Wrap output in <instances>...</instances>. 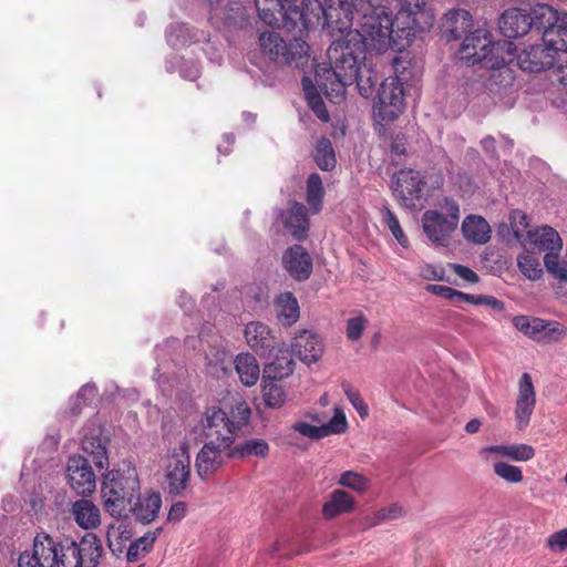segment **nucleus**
I'll use <instances>...</instances> for the list:
<instances>
[{
  "instance_id": "nucleus-1",
  "label": "nucleus",
  "mask_w": 567,
  "mask_h": 567,
  "mask_svg": "<svg viewBox=\"0 0 567 567\" xmlns=\"http://www.w3.org/2000/svg\"><path fill=\"white\" fill-rule=\"evenodd\" d=\"M344 31L359 17L362 43L379 53L402 51L416 32L430 29L434 14L425 0H340Z\"/></svg>"
},
{
  "instance_id": "nucleus-2",
  "label": "nucleus",
  "mask_w": 567,
  "mask_h": 567,
  "mask_svg": "<svg viewBox=\"0 0 567 567\" xmlns=\"http://www.w3.org/2000/svg\"><path fill=\"white\" fill-rule=\"evenodd\" d=\"M334 39L328 48L330 69L319 68L316 81L326 96L340 103L346 95V86L354 83L358 69L364 64L365 49L358 30L349 28L336 30Z\"/></svg>"
},
{
  "instance_id": "nucleus-3",
  "label": "nucleus",
  "mask_w": 567,
  "mask_h": 567,
  "mask_svg": "<svg viewBox=\"0 0 567 567\" xmlns=\"http://www.w3.org/2000/svg\"><path fill=\"white\" fill-rule=\"evenodd\" d=\"M44 546L41 551L50 567H97L103 547L93 533L85 534L79 543L70 538L54 537L41 532Z\"/></svg>"
},
{
  "instance_id": "nucleus-4",
  "label": "nucleus",
  "mask_w": 567,
  "mask_h": 567,
  "mask_svg": "<svg viewBox=\"0 0 567 567\" xmlns=\"http://www.w3.org/2000/svg\"><path fill=\"white\" fill-rule=\"evenodd\" d=\"M138 491L140 481L135 466L123 462L103 478L101 493L105 511L114 517L125 515Z\"/></svg>"
},
{
  "instance_id": "nucleus-5",
  "label": "nucleus",
  "mask_w": 567,
  "mask_h": 567,
  "mask_svg": "<svg viewBox=\"0 0 567 567\" xmlns=\"http://www.w3.org/2000/svg\"><path fill=\"white\" fill-rule=\"evenodd\" d=\"M236 412L237 415L235 411H231V416H229L220 408H208L203 419L206 439L224 443V439L227 437L233 445L236 432L247 423L250 416V410L244 403L237 405Z\"/></svg>"
},
{
  "instance_id": "nucleus-6",
  "label": "nucleus",
  "mask_w": 567,
  "mask_h": 567,
  "mask_svg": "<svg viewBox=\"0 0 567 567\" xmlns=\"http://www.w3.org/2000/svg\"><path fill=\"white\" fill-rule=\"evenodd\" d=\"M442 209L426 210L422 215V228L430 241L437 246H446L450 237L457 228L460 221V206L452 198H444Z\"/></svg>"
},
{
  "instance_id": "nucleus-7",
  "label": "nucleus",
  "mask_w": 567,
  "mask_h": 567,
  "mask_svg": "<svg viewBox=\"0 0 567 567\" xmlns=\"http://www.w3.org/2000/svg\"><path fill=\"white\" fill-rule=\"evenodd\" d=\"M560 51H567V43L553 38L549 31L542 43L525 47L517 56V63L524 71L540 72L554 65L555 58Z\"/></svg>"
},
{
  "instance_id": "nucleus-8",
  "label": "nucleus",
  "mask_w": 567,
  "mask_h": 567,
  "mask_svg": "<svg viewBox=\"0 0 567 567\" xmlns=\"http://www.w3.org/2000/svg\"><path fill=\"white\" fill-rule=\"evenodd\" d=\"M261 52L278 65H290L296 59L302 58L308 52V44L300 38L286 41L274 31L262 32L259 35Z\"/></svg>"
},
{
  "instance_id": "nucleus-9",
  "label": "nucleus",
  "mask_w": 567,
  "mask_h": 567,
  "mask_svg": "<svg viewBox=\"0 0 567 567\" xmlns=\"http://www.w3.org/2000/svg\"><path fill=\"white\" fill-rule=\"evenodd\" d=\"M165 478L169 494L181 495L186 489L190 478L189 443L186 439L181 440L178 446L169 450Z\"/></svg>"
},
{
  "instance_id": "nucleus-10",
  "label": "nucleus",
  "mask_w": 567,
  "mask_h": 567,
  "mask_svg": "<svg viewBox=\"0 0 567 567\" xmlns=\"http://www.w3.org/2000/svg\"><path fill=\"white\" fill-rule=\"evenodd\" d=\"M404 110V94L399 78H390L380 84L373 114L381 122H393Z\"/></svg>"
},
{
  "instance_id": "nucleus-11",
  "label": "nucleus",
  "mask_w": 567,
  "mask_h": 567,
  "mask_svg": "<svg viewBox=\"0 0 567 567\" xmlns=\"http://www.w3.org/2000/svg\"><path fill=\"white\" fill-rule=\"evenodd\" d=\"M529 21L530 31L542 33V40H545L547 32L551 31L553 38L567 43L566 12H558L548 4L538 3L530 9Z\"/></svg>"
},
{
  "instance_id": "nucleus-12",
  "label": "nucleus",
  "mask_w": 567,
  "mask_h": 567,
  "mask_svg": "<svg viewBox=\"0 0 567 567\" xmlns=\"http://www.w3.org/2000/svg\"><path fill=\"white\" fill-rule=\"evenodd\" d=\"M390 187L402 207L415 209L423 207V203L433 195L439 185L429 186L426 179H394Z\"/></svg>"
},
{
  "instance_id": "nucleus-13",
  "label": "nucleus",
  "mask_w": 567,
  "mask_h": 567,
  "mask_svg": "<svg viewBox=\"0 0 567 567\" xmlns=\"http://www.w3.org/2000/svg\"><path fill=\"white\" fill-rule=\"evenodd\" d=\"M230 441L224 439V443L207 440L196 456V471L200 478L205 480L216 472L224 463L225 457L228 458L230 451Z\"/></svg>"
},
{
  "instance_id": "nucleus-14",
  "label": "nucleus",
  "mask_w": 567,
  "mask_h": 567,
  "mask_svg": "<svg viewBox=\"0 0 567 567\" xmlns=\"http://www.w3.org/2000/svg\"><path fill=\"white\" fill-rule=\"evenodd\" d=\"M66 476L71 488L79 495L86 496L95 489V474L89 461L81 455L69 458Z\"/></svg>"
},
{
  "instance_id": "nucleus-15",
  "label": "nucleus",
  "mask_w": 567,
  "mask_h": 567,
  "mask_svg": "<svg viewBox=\"0 0 567 567\" xmlns=\"http://www.w3.org/2000/svg\"><path fill=\"white\" fill-rule=\"evenodd\" d=\"M209 4V20L217 28H241L247 21L245 7L231 1L226 6H220V0H206Z\"/></svg>"
},
{
  "instance_id": "nucleus-16",
  "label": "nucleus",
  "mask_w": 567,
  "mask_h": 567,
  "mask_svg": "<svg viewBox=\"0 0 567 567\" xmlns=\"http://www.w3.org/2000/svg\"><path fill=\"white\" fill-rule=\"evenodd\" d=\"M491 44L492 34L489 31L478 28L465 35L460 50L461 59L466 60L471 64L483 63L485 65Z\"/></svg>"
},
{
  "instance_id": "nucleus-17",
  "label": "nucleus",
  "mask_w": 567,
  "mask_h": 567,
  "mask_svg": "<svg viewBox=\"0 0 567 567\" xmlns=\"http://www.w3.org/2000/svg\"><path fill=\"white\" fill-rule=\"evenodd\" d=\"M292 352L307 364L317 362L323 354L322 338L312 330H298L291 343Z\"/></svg>"
},
{
  "instance_id": "nucleus-18",
  "label": "nucleus",
  "mask_w": 567,
  "mask_h": 567,
  "mask_svg": "<svg viewBox=\"0 0 567 567\" xmlns=\"http://www.w3.org/2000/svg\"><path fill=\"white\" fill-rule=\"evenodd\" d=\"M348 422L346 414L339 408L334 409V414L328 423L317 426L307 422L298 421L291 426L293 431L311 440H320L331 434H341L346 432Z\"/></svg>"
},
{
  "instance_id": "nucleus-19",
  "label": "nucleus",
  "mask_w": 567,
  "mask_h": 567,
  "mask_svg": "<svg viewBox=\"0 0 567 567\" xmlns=\"http://www.w3.org/2000/svg\"><path fill=\"white\" fill-rule=\"evenodd\" d=\"M536 404V393L532 378L523 373L518 382V395L515 406V419L519 430L525 429L530 421Z\"/></svg>"
},
{
  "instance_id": "nucleus-20",
  "label": "nucleus",
  "mask_w": 567,
  "mask_h": 567,
  "mask_svg": "<svg viewBox=\"0 0 567 567\" xmlns=\"http://www.w3.org/2000/svg\"><path fill=\"white\" fill-rule=\"evenodd\" d=\"M244 336L247 344L260 355H268L276 348V339L272 331L264 322L251 321L247 323Z\"/></svg>"
},
{
  "instance_id": "nucleus-21",
  "label": "nucleus",
  "mask_w": 567,
  "mask_h": 567,
  "mask_svg": "<svg viewBox=\"0 0 567 567\" xmlns=\"http://www.w3.org/2000/svg\"><path fill=\"white\" fill-rule=\"evenodd\" d=\"M282 262L285 269L296 280H307L312 272V259L300 245L288 248L282 256Z\"/></svg>"
},
{
  "instance_id": "nucleus-22",
  "label": "nucleus",
  "mask_w": 567,
  "mask_h": 567,
  "mask_svg": "<svg viewBox=\"0 0 567 567\" xmlns=\"http://www.w3.org/2000/svg\"><path fill=\"white\" fill-rule=\"evenodd\" d=\"M499 30L508 39H515L530 31L529 12L518 8L506 10L499 19Z\"/></svg>"
},
{
  "instance_id": "nucleus-23",
  "label": "nucleus",
  "mask_w": 567,
  "mask_h": 567,
  "mask_svg": "<svg viewBox=\"0 0 567 567\" xmlns=\"http://www.w3.org/2000/svg\"><path fill=\"white\" fill-rule=\"evenodd\" d=\"M284 225L287 231L297 240L307 238L309 230V218L307 208L298 202H289V208L286 214H281Z\"/></svg>"
},
{
  "instance_id": "nucleus-24",
  "label": "nucleus",
  "mask_w": 567,
  "mask_h": 567,
  "mask_svg": "<svg viewBox=\"0 0 567 567\" xmlns=\"http://www.w3.org/2000/svg\"><path fill=\"white\" fill-rule=\"evenodd\" d=\"M473 27L472 16L467 10L454 9L446 13L442 22V32L447 41L458 40Z\"/></svg>"
},
{
  "instance_id": "nucleus-25",
  "label": "nucleus",
  "mask_w": 567,
  "mask_h": 567,
  "mask_svg": "<svg viewBox=\"0 0 567 567\" xmlns=\"http://www.w3.org/2000/svg\"><path fill=\"white\" fill-rule=\"evenodd\" d=\"M82 450L92 457V462L99 468H104L109 465V457L106 452V443L101 437V429L95 427L85 433L81 441Z\"/></svg>"
},
{
  "instance_id": "nucleus-26",
  "label": "nucleus",
  "mask_w": 567,
  "mask_h": 567,
  "mask_svg": "<svg viewBox=\"0 0 567 567\" xmlns=\"http://www.w3.org/2000/svg\"><path fill=\"white\" fill-rule=\"evenodd\" d=\"M162 506V497L159 493H150L144 496H137L134 505H130L127 511L132 512L135 519L147 524L153 522Z\"/></svg>"
},
{
  "instance_id": "nucleus-27",
  "label": "nucleus",
  "mask_w": 567,
  "mask_h": 567,
  "mask_svg": "<svg viewBox=\"0 0 567 567\" xmlns=\"http://www.w3.org/2000/svg\"><path fill=\"white\" fill-rule=\"evenodd\" d=\"M528 239L539 250L557 254L563 247L559 234L549 226H543L527 231Z\"/></svg>"
},
{
  "instance_id": "nucleus-28",
  "label": "nucleus",
  "mask_w": 567,
  "mask_h": 567,
  "mask_svg": "<svg viewBox=\"0 0 567 567\" xmlns=\"http://www.w3.org/2000/svg\"><path fill=\"white\" fill-rule=\"evenodd\" d=\"M76 524L84 529L96 528L101 523L100 509L89 499H79L72 505Z\"/></svg>"
},
{
  "instance_id": "nucleus-29",
  "label": "nucleus",
  "mask_w": 567,
  "mask_h": 567,
  "mask_svg": "<svg viewBox=\"0 0 567 567\" xmlns=\"http://www.w3.org/2000/svg\"><path fill=\"white\" fill-rule=\"evenodd\" d=\"M464 237L474 244H486L491 238V227L481 216L470 215L462 223Z\"/></svg>"
},
{
  "instance_id": "nucleus-30",
  "label": "nucleus",
  "mask_w": 567,
  "mask_h": 567,
  "mask_svg": "<svg viewBox=\"0 0 567 567\" xmlns=\"http://www.w3.org/2000/svg\"><path fill=\"white\" fill-rule=\"evenodd\" d=\"M566 330L557 321H547L540 318H533L532 338L537 342L549 343L560 340Z\"/></svg>"
},
{
  "instance_id": "nucleus-31",
  "label": "nucleus",
  "mask_w": 567,
  "mask_h": 567,
  "mask_svg": "<svg viewBox=\"0 0 567 567\" xmlns=\"http://www.w3.org/2000/svg\"><path fill=\"white\" fill-rule=\"evenodd\" d=\"M234 363L239 380L244 385L252 386L257 383L260 368L257 359L251 353H239Z\"/></svg>"
},
{
  "instance_id": "nucleus-32",
  "label": "nucleus",
  "mask_w": 567,
  "mask_h": 567,
  "mask_svg": "<svg viewBox=\"0 0 567 567\" xmlns=\"http://www.w3.org/2000/svg\"><path fill=\"white\" fill-rule=\"evenodd\" d=\"M276 311L280 323L285 327H290L300 316V309L297 298L292 292H284L276 299Z\"/></svg>"
},
{
  "instance_id": "nucleus-33",
  "label": "nucleus",
  "mask_w": 567,
  "mask_h": 567,
  "mask_svg": "<svg viewBox=\"0 0 567 567\" xmlns=\"http://www.w3.org/2000/svg\"><path fill=\"white\" fill-rule=\"evenodd\" d=\"M516 48L513 42L508 40L493 41L488 48V58L486 59L485 68L499 69L512 61Z\"/></svg>"
},
{
  "instance_id": "nucleus-34",
  "label": "nucleus",
  "mask_w": 567,
  "mask_h": 567,
  "mask_svg": "<svg viewBox=\"0 0 567 567\" xmlns=\"http://www.w3.org/2000/svg\"><path fill=\"white\" fill-rule=\"evenodd\" d=\"M353 509V497L343 489H336L331 493L330 499L323 505L322 513L326 518L331 519Z\"/></svg>"
},
{
  "instance_id": "nucleus-35",
  "label": "nucleus",
  "mask_w": 567,
  "mask_h": 567,
  "mask_svg": "<svg viewBox=\"0 0 567 567\" xmlns=\"http://www.w3.org/2000/svg\"><path fill=\"white\" fill-rule=\"evenodd\" d=\"M268 452L269 445L265 440L250 439L237 444L235 447L230 446L228 458L266 457Z\"/></svg>"
},
{
  "instance_id": "nucleus-36",
  "label": "nucleus",
  "mask_w": 567,
  "mask_h": 567,
  "mask_svg": "<svg viewBox=\"0 0 567 567\" xmlns=\"http://www.w3.org/2000/svg\"><path fill=\"white\" fill-rule=\"evenodd\" d=\"M313 158L322 171H330L336 166V155L330 140L323 137L317 142Z\"/></svg>"
},
{
  "instance_id": "nucleus-37",
  "label": "nucleus",
  "mask_w": 567,
  "mask_h": 567,
  "mask_svg": "<svg viewBox=\"0 0 567 567\" xmlns=\"http://www.w3.org/2000/svg\"><path fill=\"white\" fill-rule=\"evenodd\" d=\"M41 545L44 546V542L41 538L40 532L33 539L32 551H24L20 554L18 567H50V564L44 561V556L40 554Z\"/></svg>"
},
{
  "instance_id": "nucleus-38",
  "label": "nucleus",
  "mask_w": 567,
  "mask_h": 567,
  "mask_svg": "<svg viewBox=\"0 0 567 567\" xmlns=\"http://www.w3.org/2000/svg\"><path fill=\"white\" fill-rule=\"evenodd\" d=\"M159 532L161 528H157L156 532L145 534L141 538L131 543L126 551L127 561L134 563L138 560L141 557H143L145 554H147L150 549L153 547V544L156 540Z\"/></svg>"
},
{
  "instance_id": "nucleus-39",
  "label": "nucleus",
  "mask_w": 567,
  "mask_h": 567,
  "mask_svg": "<svg viewBox=\"0 0 567 567\" xmlns=\"http://www.w3.org/2000/svg\"><path fill=\"white\" fill-rule=\"evenodd\" d=\"M310 81L308 79H303V90L308 101L309 107L312 112L318 116L322 122H328L330 120L329 113L326 109L324 102L322 97L317 93L313 86L309 85Z\"/></svg>"
},
{
  "instance_id": "nucleus-40",
  "label": "nucleus",
  "mask_w": 567,
  "mask_h": 567,
  "mask_svg": "<svg viewBox=\"0 0 567 567\" xmlns=\"http://www.w3.org/2000/svg\"><path fill=\"white\" fill-rule=\"evenodd\" d=\"M381 215L384 226L392 233L393 237L398 240V243L403 248H406L409 246V239L405 236L403 229L401 228L399 219L393 214V212L389 207L384 206L381 209Z\"/></svg>"
},
{
  "instance_id": "nucleus-41",
  "label": "nucleus",
  "mask_w": 567,
  "mask_h": 567,
  "mask_svg": "<svg viewBox=\"0 0 567 567\" xmlns=\"http://www.w3.org/2000/svg\"><path fill=\"white\" fill-rule=\"evenodd\" d=\"M493 471L499 478L511 484H518L524 478L520 467L503 461H495L493 463Z\"/></svg>"
},
{
  "instance_id": "nucleus-42",
  "label": "nucleus",
  "mask_w": 567,
  "mask_h": 567,
  "mask_svg": "<svg viewBox=\"0 0 567 567\" xmlns=\"http://www.w3.org/2000/svg\"><path fill=\"white\" fill-rule=\"evenodd\" d=\"M307 196L306 200L312 214H318L321 210L324 189L321 179H307Z\"/></svg>"
},
{
  "instance_id": "nucleus-43",
  "label": "nucleus",
  "mask_w": 567,
  "mask_h": 567,
  "mask_svg": "<svg viewBox=\"0 0 567 567\" xmlns=\"http://www.w3.org/2000/svg\"><path fill=\"white\" fill-rule=\"evenodd\" d=\"M295 369V362L289 354H282L276 358L272 362L267 365L266 371L272 374L274 379H284L292 374Z\"/></svg>"
},
{
  "instance_id": "nucleus-44",
  "label": "nucleus",
  "mask_w": 567,
  "mask_h": 567,
  "mask_svg": "<svg viewBox=\"0 0 567 567\" xmlns=\"http://www.w3.org/2000/svg\"><path fill=\"white\" fill-rule=\"evenodd\" d=\"M517 264L522 274L528 279L536 280L542 277L543 269L540 268L538 259L533 255L528 252L519 255Z\"/></svg>"
},
{
  "instance_id": "nucleus-45",
  "label": "nucleus",
  "mask_w": 567,
  "mask_h": 567,
  "mask_svg": "<svg viewBox=\"0 0 567 567\" xmlns=\"http://www.w3.org/2000/svg\"><path fill=\"white\" fill-rule=\"evenodd\" d=\"M354 82L357 83L361 95L368 97L372 93L374 85L378 82V78L369 66L363 64L358 69Z\"/></svg>"
},
{
  "instance_id": "nucleus-46",
  "label": "nucleus",
  "mask_w": 567,
  "mask_h": 567,
  "mask_svg": "<svg viewBox=\"0 0 567 567\" xmlns=\"http://www.w3.org/2000/svg\"><path fill=\"white\" fill-rule=\"evenodd\" d=\"M544 265L554 278L559 281H567V261L560 260L558 252H547L544 257Z\"/></svg>"
},
{
  "instance_id": "nucleus-47",
  "label": "nucleus",
  "mask_w": 567,
  "mask_h": 567,
  "mask_svg": "<svg viewBox=\"0 0 567 567\" xmlns=\"http://www.w3.org/2000/svg\"><path fill=\"white\" fill-rule=\"evenodd\" d=\"M339 484L358 493H364L369 487V480L358 472L346 471L341 474Z\"/></svg>"
},
{
  "instance_id": "nucleus-48",
  "label": "nucleus",
  "mask_w": 567,
  "mask_h": 567,
  "mask_svg": "<svg viewBox=\"0 0 567 567\" xmlns=\"http://www.w3.org/2000/svg\"><path fill=\"white\" fill-rule=\"evenodd\" d=\"M265 403L270 408H279L286 401V393L281 385L270 381L262 389Z\"/></svg>"
},
{
  "instance_id": "nucleus-49",
  "label": "nucleus",
  "mask_w": 567,
  "mask_h": 567,
  "mask_svg": "<svg viewBox=\"0 0 567 567\" xmlns=\"http://www.w3.org/2000/svg\"><path fill=\"white\" fill-rule=\"evenodd\" d=\"M402 515H403L402 507L399 506L398 504H392L388 507L381 508L373 515V517L369 518L370 519L369 525L370 526L379 525L385 520L399 518Z\"/></svg>"
},
{
  "instance_id": "nucleus-50",
  "label": "nucleus",
  "mask_w": 567,
  "mask_h": 567,
  "mask_svg": "<svg viewBox=\"0 0 567 567\" xmlns=\"http://www.w3.org/2000/svg\"><path fill=\"white\" fill-rule=\"evenodd\" d=\"M535 456V450L527 444H509L507 458L515 462H526Z\"/></svg>"
},
{
  "instance_id": "nucleus-51",
  "label": "nucleus",
  "mask_w": 567,
  "mask_h": 567,
  "mask_svg": "<svg viewBox=\"0 0 567 567\" xmlns=\"http://www.w3.org/2000/svg\"><path fill=\"white\" fill-rule=\"evenodd\" d=\"M368 326V319L364 316L350 318L347 322V338L349 340H359Z\"/></svg>"
},
{
  "instance_id": "nucleus-52",
  "label": "nucleus",
  "mask_w": 567,
  "mask_h": 567,
  "mask_svg": "<svg viewBox=\"0 0 567 567\" xmlns=\"http://www.w3.org/2000/svg\"><path fill=\"white\" fill-rule=\"evenodd\" d=\"M509 223L514 236L520 238L528 227V216L524 212L515 209L509 215Z\"/></svg>"
},
{
  "instance_id": "nucleus-53",
  "label": "nucleus",
  "mask_w": 567,
  "mask_h": 567,
  "mask_svg": "<svg viewBox=\"0 0 567 567\" xmlns=\"http://www.w3.org/2000/svg\"><path fill=\"white\" fill-rule=\"evenodd\" d=\"M344 393L348 400L351 402L352 406L358 411L361 417H365L368 415V405L361 398L360 393L354 390L350 384L343 385Z\"/></svg>"
},
{
  "instance_id": "nucleus-54",
  "label": "nucleus",
  "mask_w": 567,
  "mask_h": 567,
  "mask_svg": "<svg viewBox=\"0 0 567 567\" xmlns=\"http://www.w3.org/2000/svg\"><path fill=\"white\" fill-rule=\"evenodd\" d=\"M420 276L425 280L442 281L445 278V271L442 267L425 264L420 267Z\"/></svg>"
},
{
  "instance_id": "nucleus-55",
  "label": "nucleus",
  "mask_w": 567,
  "mask_h": 567,
  "mask_svg": "<svg viewBox=\"0 0 567 567\" xmlns=\"http://www.w3.org/2000/svg\"><path fill=\"white\" fill-rule=\"evenodd\" d=\"M551 550H564L567 547V528L554 533L547 540Z\"/></svg>"
},
{
  "instance_id": "nucleus-56",
  "label": "nucleus",
  "mask_w": 567,
  "mask_h": 567,
  "mask_svg": "<svg viewBox=\"0 0 567 567\" xmlns=\"http://www.w3.org/2000/svg\"><path fill=\"white\" fill-rule=\"evenodd\" d=\"M474 305L486 306L499 312L504 310L503 301L493 296L475 295Z\"/></svg>"
},
{
  "instance_id": "nucleus-57",
  "label": "nucleus",
  "mask_w": 567,
  "mask_h": 567,
  "mask_svg": "<svg viewBox=\"0 0 567 567\" xmlns=\"http://www.w3.org/2000/svg\"><path fill=\"white\" fill-rule=\"evenodd\" d=\"M514 327L523 332L526 337L532 338L533 318L527 316H516L513 319Z\"/></svg>"
},
{
  "instance_id": "nucleus-58",
  "label": "nucleus",
  "mask_w": 567,
  "mask_h": 567,
  "mask_svg": "<svg viewBox=\"0 0 567 567\" xmlns=\"http://www.w3.org/2000/svg\"><path fill=\"white\" fill-rule=\"evenodd\" d=\"M566 56L559 61L557 64L554 74L556 81L563 86L567 87V51H564Z\"/></svg>"
},
{
  "instance_id": "nucleus-59",
  "label": "nucleus",
  "mask_w": 567,
  "mask_h": 567,
  "mask_svg": "<svg viewBox=\"0 0 567 567\" xmlns=\"http://www.w3.org/2000/svg\"><path fill=\"white\" fill-rule=\"evenodd\" d=\"M455 274L462 279L476 284L478 281V276L472 269L463 265H454Z\"/></svg>"
},
{
  "instance_id": "nucleus-60",
  "label": "nucleus",
  "mask_w": 567,
  "mask_h": 567,
  "mask_svg": "<svg viewBox=\"0 0 567 567\" xmlns=\"http://www.w3.org/2000/svg\"><path fill=\"white\" fill-rule=\"evenodd\" d=\"M480 454L482 456H486L487 458L491 455H497V456H501V457H507V455H508V445H491V446H486V447L481 450Z\"/></svg>"
},
{
  "instance_id": "nucleus-61",
  "label": "nucleus",
  "mask_w": 567,
  "mask_h": 567,
  "mask_svg": "<svg viewBox=\"0 0 567 567\" xmlns=\"http://www.w3.org/2000/svg\"><path fill=\"white\" fill-rule=\"evenodd\" d=\"M186 513V504L183 502H177L172 505L168 512V520L169 522H179Z\"/></svg>"
},
{
  "instance_id": "nucleus-62",
  "label": "nucleus",
  "mask_w": 567,
  "mask_h": 567,
  "mask_svg": "<svg viewBox=\"0 0 567 567\" xmlns=\"http://www.w3.org/2000/svg\"><path fill=\"white\" fill-rule=\"evenodd\" d=\"M496 140L493 137V136H485L482 141H481V145L485 152V154L492 158V159H495L497 158V151H496Z\"/></svg>"
},
{
  "instance_id": "nucleus-63",
  "label": "nucleus",
  "mask_w": 567,
  "mask_h": 567,
  "mask_svg": "<svg viewBox=\"0 0 567 567\" xmlns=\"http://www.w3.org/2000/svg\"><path fill=\"white\" fill-rule=\"evenodd\" d=\"M96 395V388L93 384L83 385L78 393V401L83 402L84 404L92 401V399Z\"/></svg>"
},
{
  "instance_id": "nucleus-64",
  "label": "nucleus",
  "mask_w": 567,
  "mask_h": 567,
  "mask_svg": "<svg viewBox=\"0 0 567 567\" xmlns=\"http://www.w3.org/2000/svg\"><path fill=\"white\" fill-rule=\"evenodd\" d=\"M425 290L427 292H431L436 296H441V297L450 300L453 288L447 287V286H442V285H427L425 287Z\"/></svg>"
}]
</instances>
